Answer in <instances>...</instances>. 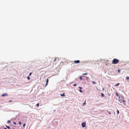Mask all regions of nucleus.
<instances>
[{"mask_svg":"<svg viewBox=\"0 0 129 129\" xmlns=\"http://www.w3.org/2000/svg\"><path fill=\"white\" fill-rule=\"evenodd\" d=\"M80 80H82V76H80Z\"/></svg>","mask_w":129,"mask_h":129,"instance_id":"nucleus-10","label":"nucleus"},{"mask_svg":"<svg viewBox=\"0 0 129 129\" xmlns=\"http://www.w3.org/2000/svg\"><path fill=\"white\" fill-rule=\"evenodd\" d=\"M92 83L93 84H96V83L95 82H93V81H92Z\"/></svg>","mask_w":129,"mask_h":129,"instance_id":"nucleus-20","label":"nucleus"},{"mask_svg":"<svg viewBox=\"0 0 129 129\" xmlns=\"http://www.w3.org/2000/svg\"><path fill=\"white\" fill-rule=\"evenodd\" d=\"M13 123L15 125H16V123L15 122H14Z\"/></svg>","mask_w":129,"mask_h":129,"instance_id":"nucleus-27","label":"nucleus"},{"mask_svg":"<svg viewBox=\"0 0 129 129\" xmlns=\"http://www.w3.org/2000/svg\"><path fill=\"white\" fill-rule=\"evenodd\" d=\"M116 96H118L119 95H118V94L117 92H116Z\"/></svg>","mask_w":129,"mask_h":129,"instance_id":"nucleus-15","label":"nucleus"},{"mask_svg":"<svg viewBox=\"0 0 129 129\" xmlns=\"http://www.w3.org/2000/svg\"><path fill=\"white\" fill-rule=\"evenodd\" d=\"M74 62L75 63H79L80 62V61L79 60H75Z\"/></svg>","mask_w":129,"mask_h":129,"instance_id":"nucleus-5","label":"nucleus"},{"mask_svg":"<svg viewBox=\"0 0 129 129\" xmlns=\"http://www.w3.org/2000/svg\"><path fill=\"white\" fill-rule=\"evenodd\" d=\"M36 105L38 107H39V104L38 103Z\"/></svg>","mask_w":129,"mask_h":129,"instance_id":"nucleus-23","label":"nucleus"},{"mask_svg":"<svg viewBox=\"0 0 129 129\" xmlns=\"http://www.w3.org/2000/svg\"><path fill=\"white\" fill-rule=\"evenodd\" d=\"M79 91L81 92H82V90H81L80 89L79 90Z\"/></svg>","mask_w":129,"mask_h":129,"instance_id":"nucleus-22","label":"nucleus"},{"mask_svg":"<svg viewBox=\"0 0 129 129\" xmlns=\"http://www.w3.org/2000/svg\"><path fill=\"white\" fill-rule=\"evenodd\" d=\"M119 84H120L119 83H117V84L115 85L114 86H119Z\"/></svg>","mask_w":129,"mask_h":129,"instance_id":"nucleus-8","label":"nucleus"},{"mask_svg":"<svg viewBox=\"0 0 129 129\" xmlns=\"http://www.w3.org/2000/svg\"><path fill=\"white\" fill-rule=\"evenodd\" d=\"M47 62H46L45 63H45H44V64H43V66H45L47 65Z\"/></svg>","mask_w":129,"mask_h":129,"instance_id":"nucleus-7","label":"nucleus"},{"mask_svg":"<svg viewBox=\"0 0 129 129\" xmlns=\"http://www.w3.org/2000/svg\"><path fill=\"white\" fill-rule=\"evenodd\" d=\"M8 95V94L7 93H5L3 94L2 95V96H7Z\"/></svg>","mask_w":129,"mask_h":129,"instance_id":"nucleus-4","label":"nucleus"},{"mask_svg":"<svg viewBox=\"0 0 129 129\" xmlns=\"http://www.w3.org/2000/svg\"><path fill=\"white\" fill-rule=\"evenodd\" d=\"M27 79L28 80H29L30 79V78L29 76H28L27 77Z\"/></svg>","mask_w":129,"mask_h":129,"instance_id":"nucleus-12","label":"nucleus"},{"mask_svg":"<svg viewBox=\"0 0 129 129\" xmlns=\"http://www.w3.org/2000/svg\"><path fill=\"white\" fill-rule=\"evenodd\" d=\"M56 58H55V59L53 61H55L56 60Z\"/></svg>","mask_w":129,"mask_h":129,"instance_id":"nucleus-28","label":"nucleus"},{"mask_svg":"<svg viewBox=\"0 0 129 129\" xmlns=\"http://www.w3.org/2000/svg\"><path fill=\"white\" fill-rule=\"evenodd\" d=\"M120 70H118V72H120Z\"/></svg>","mask_w":129,"mask_h":129,"instance_id":"nucleus-31","label":"nucleus"},{"mask_svg":"<svg viewBox=\"0 0 129 129\" xmlns=\"http://www.w3.org/2000/svg\"><path fill=\"white\" fill-rule=\"evenodd\" d=\"M6 127L7 128H8V129H10V127L9 126H6Z\"/></svg>","mask_w":129,"mask_h":129,"instance_id":"nucleus-11","label":"nucleus"},{"mask_svg":"<svg viewBox=\"0 0 129 129\" xmlns=\"http://www.w3.org/2000/svg\"><path fill=\"white\" fill-rule=\"evenodd\" d=\"M118 100L121 103H123L124 105H125V103L124 100V98L123 96H121L120 97L119 96Z\"/></svg>","mask_w":129,"mask_h":129,"instance_id":"nucleus-1","label":"nucleus"},{"mask_svg":"<svg viewBox=\"0 0 129 129\" xmlns=\"http://www.w3.org/2000/svg\"><path fill=\"white\" fill-rule=\"evenodd\" d=\"M126 79L127 80H128L129 79V77H127L126 78Z\"/></svg>","mask_w":129,"mask_h":129,"instance_id":"nucleus-19","label":"nucleus"},{"mask_svg":"<svg viewBox=\"0 0 129 129\" xmlns=\"http://www.w3.org/2000/svg\"><path fill=\"white\" fill-rule=\"evenodd\" d=\"M83 75H87V73H83Z\"/></svg>","mask_w":129,"mask_h":129,"instance_id":"nucleus-16","label":"nucleus"},{"mask_svg":"<svg viewBox=\"0 0 129 129\" xmlns=\"http://www.w3.org/2000/svg\"><path fill=\"white\" fill-rule=\"evenodd\" d=\"M119 61V60L118 59L116 58H114L112 61V63L113 64H116L118 63Z\"/></svg>","mask_w":129,"mask_h":129,"instance_id":"nucleus-2","label":"nucleus"},{"mask_svg":"<svg viewBox=\"0 0 129 129\" xmlns=\"http://www.w3.org/2000/svg\"><path fill=\"white\" fill-rule=\"evenodd\" d=\"M86 123L85 122H84L82 123V127H84L85 126Z\"/></svg>","mask_w":129,"mask_h":129,"instance_id":"nucleus-3","label":"nucleus"},{"mask_svg":"<svg viewBox=\"0 0 129 129\" xmlns=\"http://www.w3.org/2000/svg\"><path fill=\"white\" fill-rule=\"evenodd\" d=\"M11 122V121L10 120H8L7 122V123H10Z\"/></svg>","mask_w":129,"mask_h":129,"instance_id":"nucleus-17","label":"nucleus"},{"mask_svg":"<svg viewBox=\"0 0 129 129\" xmlns=\"http://www.w3.org/2000/svg\"><path fill=\"white\" fill-rule=\"evenodd\" d=\"M31 74H32V73H30L29 74V76H30L31 75Z\"/></svg>","mask_w":129,"mask_h":129,"instance_id":"nucleus-25","label":"nucleus"},{"mask_svg":"<svg viewBox=\"0 0 129 129\" xmlns=\"http://www.w3.org/2000/svg\"><path fill=\"white\" fill-rule=\"evenodd\" d=\"M49 80L48 79H47V80H46V86L47 85V84L48 83V82Z\"/></svg>","mask_w":129,"mask_h":129,"instance_id":"nucleus-9","label":"nucleus"},{"mask_svg":"<svg viewBox=\"0 0 129 129\" xmlns=\"http://www.w3.org/2000/svg\"><path fill=\"white\" fill-rule=\"evenodd\" d=\"M65 93H64L63 94H60V95L62 96H65L66 95H64Z\"/></svg>","mask_w":129,"mask_h":129,"instance_id":"nucleus-6","label":"nucleus"},{"mask_svg":"<svg viewBox=\"0 0 129 129\" xmlns=\"http://www.w3.org/2000/svg\"><path fill=\"white\" fill-rule=\"evenodd\" d=\"M79 88H80V89H82V87H79Z\"/></svg>","mask_w":129,"mask_h":129,"instance_id":"nucleus-26","label":"nucleus"},{"mask_svg":"<svg viewBox=\"0 0 129 129\" xmlns=\"http://www.w3.org/2000/svg\"><path fill=\"white\" fill-rule=\"evenodd\" d=\"M25 123H24V124H23V126L24 127H25Z\"/></svg>","mask_w":129,"mask_h":129,"instance_id":"nucleus-24","label":"nucleus"},{"mask_svg":"<svg viewBox=\"0 0 129 129\" xmlns=\"http://www.w3.org/2000/svg\"><path fill=\"white\" fill-rule=\"evenodd\" d=\"M102 90L103 91H104V88H102Z\"/></svg>","mask_w":129,"mask_h":129,"instance_id":"nucleus-30","label":"nucleus"},{"mask_svg":"<svg viewBox=\"0 0 129 129\" xmlns=\"http://www.w3.org/2000/svg\"><path fill=\"white\" fill-rule=\"evenodd\" d=\"M47 66L46 67H44V68H47Z\"/></svg>","mask_w":129,"mask_h":129,"instance_id":"nucleus-33","label":"nucleus"},{"mask_svg":"<svg viewBox=\"0 0 129 129\" xmlns=\"http://www.w3.org/2000/svg\"><path fill=\"white\" fill-rule=\"evenodd\" d=\"M12 101V100H10V101H9V102H11V101Z\"/></svg>","mask_w":129,"mask_h":129,"instance_id":"nucleus-32","label":"nucleus"},{"mask_svg":"<svg viewBox=\"0 0 129 129\" xmlns=\"http://www.w3.org/2000/svg\"><path fill=\"white\" fill-rule=\"evenodd\" d=\"M76 85H77V84H73V86H76Z\"/></svg>","mask_w":129,"mask_h":129,"instance_id":"nucleus-21","label":"nucleus"},{"mask_svg":"<svg viewBox=\"0 0 129 129\" xmlns=\"http://www.w3.org/2000/svg\"><path fill=\"white\" fill-rule=\"evenodd\" d=\"M86 100H85V102L83 103V106L84 105H85V104H86Z\"/></svg>","mask_w":129,"mask_h":129,"instance_id":"nucleus-14","label":"nucleus"},{"mask_svg":"<svg viewBox=\"0 0 129 129\" xmlns=\"http://www.w3.org/2000/svg\"><path fill=\"white\" fill-rule=\"evenodd\" d=\"M101 95L102 97H103L104 96V94L103 93H101Z\"/></svg>","mask_w":129,"mask_h":129,"instance_id":"nucleus-13","label":"nucleus"},{"mask_svg":"<svg viewBox=\"0 0 129 129\" xmlns=\"http://www.w3.org/2000/svg\"><path fill=\"white\" fill-rule=\"evenodd\" d=\"M4 129H7V128H4Z\"/></svg>","mask_w":129,"mask_h":129,"instance_id":"nucleus-34","label":"nucleus"},{"mask_svg":"<svg viewBox=\"0 0 129 129\" xmlns=\"http://www.w3.org/2000/svg\"><path fill=\"white\" fill-rule=\"evenodd\" d=\"M19 124H20V125L21 124V122H19Z\"/></svg>","mask_w":129,"mask_h":129,"instance_id":"nucleus-29","label":"nucleus"},{"mask_svg":"<svg viewBox=\"0 0 129 129\" xmlns=\"http://www.w3.org/2000/svg\"><path fill=\"white\" fill-rule=\"evenodd\" d=\"M117 113L118 114L119 113V112L118 110H117Z\"/></svg>","mask_w":129,"mask_h":129,"instance_id":"nucleus-18","label":"nucleus"}]
</instances>
